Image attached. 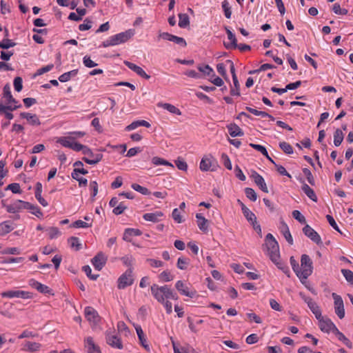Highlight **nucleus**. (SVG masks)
<instances>
[{
    "label": "nucleus",
    "instance_id": "31",
    "mask_svg": "<svg viewBox=\"0 0 353 353\" xmlns=\"http://www.w3.org/2000/svg\"><path fill=\"white\" fill-rule=\"evenodd\" d=\"M279 269L283 271V272L287 275L288 277L290 276V270L289 267L284 263L279 261V259H276L274 261H272Z\"/></svg>",
    "mask_w": 353,
    "mask_h": 353
},
{
    "label": "nucleus",
    "instance_id": "27",
    "mask_svg": "<svg viewBox=\"0 0 353 353\" xmlns=\"http://www.w3.org/2000/svg\"><path fill=\"white\" fill-rule=\"evenodd\" d=\"M3 97L6 99L8 103H17V101L13 98L11 92L10 87L8 83L6 84L3 87Z\"/></svg>",
    "mask_w": 353,
    "mask_h": 353
},
{
    "label": "nucleus",
    "instance_id": "51",
    "mask_svg": "<svg viewBox=\"0 0 353 353\" xmlns=\"http://www.w3.org/2000/svg\"><path fill=\"white\" fill-rule=\"evenodd\" d=\"M341 272L347 281L353 285V272L350 270L342 269Z\"/></svg>",
    "mask_w": 353,
    "mask_h": 353
},
{
    "label": "nucleus",
    "instance_id": "62",
    "mask_svg": "<svg viewBox=\"0 0 353 353\" xmlns=\"http://www.w3.org/2000/svg\"><path fill=\"white\" fill-rule=\"evenodd\" d=\"M337 337L338 339L342 341L348 348L352 349L353 347L352 343L343 333L339 334Z\"/></svg>",
    "mask_w": 353,
    "mask_h": 353
},
{
    "label": "nucleus",
    "instance_id": "53",
    "mask_svg": "<svg viewBox=\"0 0 353 353\" xmlns=\"http://www.w3.org/2000/svg\"><path fill=\"white\" fill-rule=\"evenodd\" d=\"M216 69H217V71L227 81H229V79L228 77V75H227V73H226V70H225V65L223 63H218L217 65H216Z\"/></svg>",
    "mask_w": 353,
    "mask_h": 353
},
{
    "label": "nucleus",
    "instance_id": "42",
    "mask_svg": "<svg viewBox=\"0 0 353 353\" xmlns=\"http://www.w3.org/2000/svg\"><path fill=\"white\" fill-rule=\"evenodd\" d=\"M212 166V161L210 159L203 158L200 163V169L202 171H208Z\"/></svg>",
    "mask_w": 353,
    "mask_h": 353
},
{
    "label": "nucleus",
    "instance_id": "41",
    "mask_svg": "<svg viewBox=\"0 0 353 353\" xmlns=\"http://www.w3.org/2000/svg\"><path fill=\"white\" fill-rule=\"evenodd\" d=\"M15 46L16 43L7 38H4L1 41H0V48L3 50H8L10 48L14 47Z\"/></svg>",
    "mask_w": 353,
    "mask_h": 353
},
{
    "label": "nucleus",
    "instance_id": "9",
    "mask_svg": "<svg viewBox=\"0 0 353 353\" xmlns=\"http://www.w3.org/2000/svg\"><path fill=\"white\" fill-rule=\"evenodd\" d=\"M84 314L87 320L94 324H97L101 320V317L99 316L97 311L92 307H86L84 310Z\"/></svg>",
    "mask_w": 353,
    "mask_h": 353
},
{
    "label": "nucleus",
    "instance_id": "57",
    "mask_svg": "<svg viewBox=\"0 0 353 353\" xmlns=\"http://www.w3.org/2000/svg\"><path fill=\"white\" fill-rule=\"evenodd\" d=\"M26 348L30 352H34L38 350L41 345L38 343L28 341L26 344Z\"/></svg>",
    "mask_w": 353,
    "mask_h": 353
},
{
    "label": "nucleus",
    "instance_id": "47",
    "mask_svg": "<svg viewBox=\"0 0 353 353\" xmlns=\"http://www.w3.org/2000/svg\"><path fill=\"white\" fill-rule=\"evenodd\" d=\"M132 188L135 190L143 195H149L150 194V190L145 187H143L137 183H132Z\"/></svg>",
    "mask_w": 353,
    "mask_h": 353
},
{
    "label": "nucleus",
    "instance_id": "20",
    "mask_svg": "<svg viewBox=\"0 0 353 353\" xmlns=\"http://www.w3.org/2000/svg\"><path fill=\"white\" fill-rule=\"evenodd\" d=\"M135 330L137 331V334L138 335V338L141 345L145 348V350L149 352L150 350V348L149 347V345L146 342V339L145 337L141 327L140 325H136Z\"/></svg>",
    "mask_w": 353,
    "mask_h": 353
},
{
    "label": "nucleus",
    "instance_id": "64",
    "mask_svg": "<svg viewBox=\"0 0 353 353\" xmlns=\"http://www.w3.org/2000/svg\"><path fill=\"white\" fill-rule=\"evenodd\" d=\"M121 260L123 261L125 265L129 267V268H132V266L133 264L134 259L132 256H124L121 259Z\"/></svg>",
    "mask_w": 353,
    "mask_h": 353
},
{
    "label": "nucleus",
    "instance_id": "16",
    "mask_svg": "<svg viewBox=\"0 0 353 353\" xmlns=\"http://www.w3.org/2000/svg\"><path fill=\"white\" fill-rule=\"evenodd\" d=\"M228 39L231 41L230 43L224 42L223 45L226 49H236L238 46L237 40L235 35L228 28L225 27Z\"/></svg>",
    "mask_w": 353,
    "mask_h": 353
},
{
    "label": "nucleus",
    "instance_id": "39",
    "mask_svg": "<svg viewBox=\"0 0 353 353\" xmlns=\"http://www.w3.org/2000/svg\"><path fill=\"white\" fill-rule=\"evenodd\" d=\"M190 264V259L184 257H179L177 261L176 266L180 270H186Z\"/></svg>",
    "mask_w": 353,
    "mask_h": 353
},
{
    "label": "nucleus",
    "instance_id": "22",
    "mask_svg": "<svg viewBox=\"0 0 353 353\" xmlns=\"http://www.w3.org/2000/svg\"><path fill=\"white\" fill-rule=\"evenodd\" d=\"M196 218L199 228L204 232H207L208 230V220L199 213L196 214Z\"/></svg>",
    "mask_w": 353,
    "mask_h": 353
},
{
    "label": "nucleus",
    "instance_id": "3",
    "mask_svg": "<svg viewBox=\"0 0 353 353\" xmlns=\"http://www.w3.org/2000/svg\"><path fill=\"white\" fill-rule=\"evenodd\" d=\"M170 289L167 285L159 287L153 284L151 286V293L158 302L164 303V300L168 299Z\"/></svg>",
    "mask_w": 353,
    "mask_h": 353
},
{
    "label": "nucleus",
    "instance_id": "52",
    "mask_svg": "<svg viewBox=\"0 0 353 353\" xmlns=\"http://www.w3.org/2000/svg\"><path fill=\"white\" fill-rule=\"evenodd\" d=\"M159 278L163 281L168 282L173 279V276L169 271L165 270L159 275Z\"/></svg>",
    "mask_w": 353,
    "mask_h": 353
},
{
    "label": "nucleus",
    "instance_id": "18",
    "mask_svg": "<svg viewBox=\"0 0 353 353\" xmlns=\"http://www.w3.org/2000/svg\"><path fill=\"white\" fill-rule=\"evenodd\" d=\"M20 117L26 119L31 125H40L41 121L35 114H31L29 112H21L20 113Z\"/></svg>",
    "mask_w": 353,
    "mask_h": 353
},
{
    "label": "nucleus",
    "instance_id": "24",
    "mask_svg": "<svg viewBox=\"0 0 353 353\" xmlns=\"http://www.w3.org/2000/svg\"><path fill=\"white\" fill-rule=\"evenodd\" d=\"M142 234L141 231L139 229L127 228L125 230L123 239L125 241L130 242L132 236H140Z\"/></svg>",
    "mask_w": 353,
    "mask_h": 353
},
{
    "label": "nucleus",
    "instance_id": "10",
    "mask_svg": "<svg viewBox=\"0 0 353 353\" xmlns=\"http://www.w3.org/2000/svg\"><path fill=\"white\" fill-rule=\"evenodd\" d=\"M1 296L3 297H19L22 299H30L32 297V294L29 292L22 291V290H17V291H6L1 293Z\"/></svg>",
    "mask_w": 353,
    "mask_h": 353
},
{
    "label": "nucleus",
    "instance_id": "45",
    "mask_svg": "<svg viewBox=\"0 0 353 353\" xmlns=\"http://www.w3.org/2000/svg\"><path fill=\"white\" fill-rule=\"evenodd\" d=\"M74 139V137H61L57 140V143H60L63 147L68 148L71 149L73 143L70 142V139Z\"/></svg>",
    "mask_w": 353,
    "mask_h": 353
},
{
    "label": "nucleus",
    "instance_id": "59",
    "mask_svg": "<svg viewBox=\"0 0 353 353\" xmlns=\"http://www.w3.org/2000/svg\"><path fill=\"white\" fill-rule=\"evenodd\" d=\"M250 146L260 152L265 157H268V151L264 146L254 143H250Z\"/></svg>",
    "mask_w": 353,
    "mask_h": 353
},
{
    "label": "nucleus",
    "instance_id": "36",
    "mask_svg": "<svg viewBox=\"0 0 353 353\" xmlns=\"http://www.w3.org/2000/svg\"><path fill=\"white\" fill-rule=\"evenodd\" d=\"M242 212L245 217V219L248 220V221L250 222L252 221H254V219L256 218L255 214L251 212L246 206L245 205H242Z\"/></svg>",
    "mask_w": 353,
    "mask_h": 353
},
{
    "label": "nucleus",
    "instance_id": "56",
    "mask_svg": "<svg viewBox=\"0 0 353 353\" xmlns=\"http://www.w3.org/2000/svg\"><path fill=\"white\" fill-rule=\"evenodd\" d=\"M125 209H127V206L123 202H121L113 209L112 212L114 214L119 215L123 213Z\"/></svg>",
    "mask_w": 353,
    "mask_h": 353
},
{
    "label": "nucleus",
    "instance_id": "12",
    "mask_svg": "<svg viewBox=\"0 0 353 353\" xmlns=\"http://www.w3.org/2000/svg\"><path fill=\"white\" fill-rule=\"evenodd\" d=\"M124 64L128 66L130 70L134 71L135 73H137L139 76L145 79H149L150 78V76L147 74L139 66L137 65L136 64L131 63L128 61H124Z\"/></svg>",
    "mask_w": 353,
    "mask_h": 353
},
{
    "label": "nucleus",
    "instance_id": "23",
    "mask_svg": "<svg viewBox=\"0 0 353 353\" xmlns=\"http://www.w3.org/2000/svg\"><path fill=\"white\" fill-rule=\"evenodd\" d=\"M85 347L88 348V353H101L99 347L95 345L92 337L85 339Z\"/></svg>",
    "mask_w": 353,
    "mask_h": 353
},
{
    "label": "nucleus",
    "instance_id": "28",
    "mask_svg": "<svg viewBox=\"0 0 353 353\" xmlns=\"http://www.w3.org/2000/svg\"><path fill=\"white\" fill-rule=\"evenodd\" d=\"M301 189L311 200L315 202L317 201L318 199L314 191L307 184L303 183Z\"/></svg>",
    "mask_w": 353,
    "mask_h": 353
},
{
    "label": "nucleus",
    "instance_id": "46",
    "mask_svg": "<svg viewBox=\"0 0 353 353\" xmlns=\"http://www.w3.org/2000/svg\"><path fill=\"white\" fill-rule=\"evenodd\" d=\"M279 147L287 154H292L293 153L292 145L285 141L280 142Z\"/></svg>",
    "mask_w": 353,
    "mask_h": 353
},
{
    "label": "nucleus",
    "instance_id": "6",
    "mask_svg": "<svg viewBox=\"0 0 353 353\" xmlns=\"http://www.w3.org/2000/svg\"><path fill=\"white\" fill-rule=\"evenodd\" d=\"M134 34V30L129 29L125 32H123L112 36V41L114 42V46L123 43L128 41Z\"/></svg>",
    "mask_w": 353,
    "mask_h": 353
},
{
    "label": "nucleus",
    "instance_id": "48",
    "mask_svg": "<svg viewBox=\"0 0 353 353\" xmlns=\"http://www.w3.org/2000/svg\"><path fill=\"white\" fill-rule=\"evenodd\" d=\"M245 194L246 196L252 201H255L257 199V194L256 192L251 188H246L245 189Z\"/></svg>",
    "mask_w": 353,
    "mask_h": 353
},
{
    "label": "nucleus",
    "instance_id": "33",
    "mask_svg": "<svg viewBox=\"0 0 353 353\" xmlns=\"http://www.w3.org/2000/svg\"><path fill=\"white\" fill-rule=\"evenodd\" d=\"M234 85H230V94L232 96H240V83L238 78L232 79Z\"/></svg>",
    "mask_w": 353,
    "mask_h": 353
},
{
    "label": "nucleus",
    "instance_id": "14",
    "mask_svg": "<svg viewBox=\"0 0 353 353\" xmlns=\"http://www.w3.org/2000/svg\"><path fill=\"white\" fill-rule=\"evenodd\" d=\"M252 177L254 179V183L263 192L266 193L268 192L267 185L265 182L263 177L261 175H260L256 171H253L252 174Z\"/></svg>",
    "mask_w": 353,
    "mask_h": 353
},
{
    "label": "nucleus",
    "instance_id": "19",
    "mask_svg": "<svg viewBox=\"0 0 353 353\" xmlns=\"http://www.w3.org/2000/svg\"><path fill=\"white\" fill-rule=\"evenodd\" d=\"M30 285L36 288L39 292L43 293V294H52V290L50 289L48 286L41 284V283L34 280L31 279L30 281Z\"/></svg>",
    "mask_w": 353,
    "mask_h": 353
},
{
    "label": "nucleus",
    "instance_id": "8",
    "mask_svg": "<svg viewBox=\"0 0 353 353\" xmlns=\"http://www.w3.org/2000/svg\"><path fill=\"white\" fill-rule=\"evenodd\" d=\"M303 232L306 236L310 238L313 242H314L317 245H322L323 243H322L320 235L313 228H312L309 225H306L303 228Z\"/></svg>",
    "mask_w": 353,
    "mask_h": 353
},
{
    "label": "nucleus",
    "instance_id": "11",
    "mask_svg": "<svg viewBox=\"0 0 353 353\" xmlns=\"http://www.w3.org/2000/svg\"><path fill=\"white\" fill-rule=\"evenodd\" d=\"M106 261L107 256H105L102 252L97 253V254L92 259V263L94 267L98 270H101L103 268L105 265Z\"/></svg>",
    "mask_w": 353,
    "mask_h": 353
},
{
    "label": "nucleus",
    "instance_id": "37",
    "mask_svg": "<svg viewBox=\"0 0 353 353\" xmlns=\"http://www.w3.org/2000/svg\"><path fill=\"white\" fill-rule=\"evenodd\" d=\"M179 26L180 28H185L190 24V19L187 14H179Z\"/></svg>",
    "mask_w": 353,
    "mask_h": 353
},
{
    "label": "nucleus",
    "instance_id": "4",
    "mask_svg": "<svg viewBox=\"0 0 353 353\" xmlns=\"http://www.w3.org/2000/svg\"><path fill=\"white\" fill-rule=\"evenodd\" d=\"M134 279L132 276V268H128L118 279V288L124 289L132 285Z\"/></svg>",
    "mask_w": 353,
    "mask_h": 353
},
{
    "label": "nucleus",
    "instance_id": "50",
    "mask_svg": "<svg viewBox=\"0 0 353 353\" xmlns=\"http://www.w3.org/2000/svg\"><path fill=\"white\" fill-rule=\"evenodd\" d=\"M303 172L306 176L308 183L312 185H314L315 181L311 171L308 168H305L303 169Z\"/></svg>",
    "mask_w": 353,
    "mask_h": 353
},
{
    "label": "nucleus",
    "instance_id": "30",
    "mask_svg": "<svg viewBox=\"0 0 353 353\" xmlns=\"http://www.w3.org/2000/svg\"><path fill=\"white\" fill-rule=\"evenodd\" d=\"M282 232L283 234L290 245H292L294 241L291 233L290 232L288 225L285 222H282Z\"/></svg>",
    "mask_w": 353,
    "mask_h": 353
},
{
    "label": "nucleus",
    "instance_id": "13",
    "mask_svg": "<svg viewBox=\"0 0 353 353\" xmlns=\"http://www.w3.org/2000/svg\"><path fill=\"white\" fill-rule=\"evenodd\" d=\"M102 159H103V154L101 153H99V152L94 153L92 151L88 157H83L82 160L88 164L96 165L99 161H101Z\"/></svg>",
    "mask_w": 353,
    "mask_h": 353
},
{
    "label": "nucleus",
    "instance_id": "32",
    "mask_svg": "<svg viewBox=\"0 0 353 353\" xmlns=\"http://www.w3.org/2000/svg\"><path fill=\"white\" fill-rule=\"evenodd\" d=\"M344 138V134L342 130L339 128H337L334 133V144L336 146H339Z\"/></svg>",
    "mask_w": 353,
    "mask_h": 353
},
{
    "label": "nucleus",
    "instance_id": "29",
    "mask_svg": "<svg viewBox=\"0 0 353 353\" xmlns=\"http://www.w3.org/2000/svg\"><path fill=\"white\" fill-rule=\"evenodd\" d=\"M26 209L31 210L32 214H34L38 218H41L43 215L41 209L37 206L34 205L28 202V203H25Z\"/></svg>",
    "mask_w": 353,
    "mask_h": 353
},
{
    "label": "nucleus",
    "instance_id": "21",
    "mask_svg": "<svg viewBox=\"0 0 353 353\" xmlns=\"http://www.w3.org/2000/svg\"><path fill=\"white\" fill-rule=\"evenodd\" d=\"M229 134L232 137H241L244 134L243 130L236 123H230L227 125Z\"/></svg>",
    "mask_w": 353,
    "mask_h": 353
},
{
    "label": "nucleus",
    "instance_id": "35",
    "mask_svg": "<svg viewBox=\"0 0 353 353\" xmlns=\"http://www.w3.org/2000/svg\"><path fill=\"white\" fill-rule=\"evenodd\" d=\"M307 306L317 319H319L320 317L321 318V311L316 302L313 301L312 303H309Z\"/></svg>",
    "mask_w": 353,
    "mask_h": 353
},
{
    "label": "nucleus",
    "instance_id": "17",
    "mask_svg": "<svg viewBox=\"0 0 353 353\" xmlns=\"http://www.w3.org/2000/svg\"><path fill=\"white\" fill-rule=\"evenodd\" d=\"M176 289L183 295L192 298L196 294L195 291H189L187 286L185 285L182 281H178L175 285Z\"/></svg>",
    "mask_w": 353,
    "mask_h": 353
},
{
    "label": "nucleus",
    "instance_id": "5",
    "mask_svg": "<svg viewBox=\"0 0 353 353\" xmlns=\"http://www.w3.org/2000/svg\"><path fill=\"white\" fill-rule=\"evenodd\" d=\"M114 330H108L105 333V339L107 343L114 348L122 349L123 344L120 338L116 334H112Z\"/></svg>",
    "mask_w": 353,
    "mask_h": 353
},
{
    "label": "nucleus",
    "instance_id": "15",
    "mask_svg": "<svg viewBox=\"0 0 353 353\" xmlns=\"http://www.w3.org/2000/svg\"><path fill=\"white\" fill-rule=\"evenodd\" d=\"M318 320L319 322V327L322 332L326 333L331 332L332 328L334 327V323L330 319H324V317L321 315V318L320 317V319Z\"/></svg>",
    "mask_w": 353,
    "mask_h": 353
},
{
    "label": "nucleus",
    "instance_id": "34",
    "mask_svg": "<svg viewBox=\"0 0 353 353\" xmlns=\"http://www.w3.org/2000/svg\"><path fill=\"white\" fill-rule=\"evenodd\" d=\"M12 227L9 221H4L0 223V236H4L12 230Z\"/></svg>",
    "mask_w": 353,
    "mask_h": 353
},
{
    "label": "nucleus",
    "instance_id": "49",
    "mask_svg": "<svg viewBox=\"0 0 353 353\" xmlns=\"http://www.w3.org/2000/svg\"><path fill=\"white\" fill-rule=\"evenodd\" d=\"M21 107V105H4L0 102V114H3V112L6 111H14Z\"/></svg>",
    "mask_w": 353,
    "mask_h": 353
},
{
    "label": "nucleus",
    "instance_id": "54",
    "mask_svg": "<svg viewBox=\"0 0 353 353\" xmlns=\"http://www.w3.org/2000/svg\"><path fill=\"white\" fill-rule=\"evenodd\" d=\"M293 218L297 220L301 223H305L306 219L303 215L301 214L300 211L295 210L292 213Z\"/></svg>",
    "mask_w": 353,
    "mask_h": 353
},
{
    "label": "nucleus",
    "instance_id": "38",
    "mask_svg": "<svg viewBox=\"0 0 353 353\" xmlns=\"http://www.w3.org/2000/svg\"><path fill=\"white\" fill-rule=\"evenodd\" d=\"M197 68L201 72L203 73L204 74H206L208 76L215 77L214 70L209 65H205L204 66L199 65Z\"/></svg>",
    "mask_w": 353,
    "mask_h": 353
},
{
    "label": "nucleus",
    "instance_id": "40",
    "mask_svg": "<svg viewBox=\"0 0 353 353\" xmlns=\"http://www.w3.org/2000/svg\"><path fill=\"white\" fill-rule=\"evenodd\" d=\"M152 162L155 165H168L172 168H174L173 165L168 161L165 159H163L162 158L154 157L152 159Z\"/></svg>",
    "mask_w": 353,
    "mask_h": 353
},
{
    "label": "nucleus",
    "instance_id": "60",
    "mask_svg": "<svg viewBox=\"0 0 353 353\" xmlns=\"http://www.w3.org/2000/svg\"><path fill=\"white\" fill-rule=\"evenodd\" d=\"M23 80L22 78L20 77H17L14 79V87L17 92L21 91L23 88V84H22Z\"/></svg>",
    "mask_w": 353,
    "mask_h": 353
},
{
    "label": "nucleus",
    "instance_id": "7",
    "mask_svg": "<svg viewBox=\"0 0 353 353\" xmlns=\"http://www.w3.org/2000/svg\"><path fill=\"white\" fill-rule=\"evenodd\" d=\"M332 296L334 301V310L335 313L339 319H343L345 316V310L343 301L340 295L333 292Z\"/></svg>",
    "mask_w": 353,
    "mask_h": 353
},
{
    "label": "nucleus",
    "instance_id": "1",
    "mask_svg": "<svg viewBox=\"0 0 353 353\" xmlns=\"http://www.w3.org/2000/svg\"><path fill=\"white\" fill-rule=\"evenodd\" d=\"M301 266L299 274H297V277L300 279L302 284H305L307 279L313 272V262L307 254H303L301 255Z\"/></svg>",
    "mask_w": 353,
    "mask_h": 353
},
{
    "label": "nucleus",
    "instance_id": "55",
    "mask_svg": "<svg viewBox=\"0 0 353 353\" xmlns=\"http://www.w3.org/2000/svg\"><path fill=\"white\" fill-rule=\"evenodd\" d=\"M92 226V223H88L87 222L83 221L81 220H77L74 222H73L71 225V227L72 228H90Z\"/></svg>",
    "mask_w": 353,
    "mask_h": 353
},
{
    "label": "nucleus",
    "instance_id": "61",
    "mask_svg": "<svg viewBox=\"0 0 353 353\" xmlns=\"http://www.w3.org/2000/svg\"><path fill=\"white\" fill-rule=\"evenodd\" d=\"M290 262L292 265L293 271L295 272L296 275L297 276V274H299V270H300V267H299L298 262L295 260V259L293 256H292L290 258Z\"/></svg>",
    "mask_w": 353,
    "mask_h": 353
},
{
    "label": "nucleus",
    "instance_id": "26",
    "mask_svg": "<svg viewBox=\"0 0 353 353\" xmlns=\"http://www.w3.org/2000/svg\"><path fill=\"white\" fill-rule=\"evenodd\" d=\"M159 107H161L164 108L165 110H168L170 113L175 114L176 115H181V111L175 107L174 105H172L170 103H159L157 105Z\"/></svg>",
    "mask_w": 353,
    "mask_h": 353
},
{
    "label": "nucleus",
    "instance_id": "58",
    "mask_svg": "<svg viewBox=\"0 0 353 353\" xmlns=\"http://www.w3.org/2000/svg\"><path fill=\"white\" fill-rule=\"evenodd\" d=\"M83 270L84 271L87 276L92 280H96L99 277V274H92V270L89 265L83 266Z\"/></svg>",
    "mask_w": 353,
    "mask_h": 353
},
{
    "label": "nucleus",
    "instance_id": "63",
    "mask_svg": "<svg viewBox=\"0 0 353 353\" xmlns=\"http://www.w3.org/2000/svg\"><path fill=\"white\" fill-rule=\"evenodd\" d=\"M49 238L53 239L60 235V231L57 227H51L48 229Z\"/></svg>",
    "mask_w": 353,
    "mask_h": 353
},
{
    "label": "nucleus",
    "instance_id": "25",
    "mask_svg": "<svg viewBox=\"0 0 353 353\" xmlns=\"http://www.w3.org/2000/svg\"><path fill=\"white\" fill-rule=\"evenodd\" d=\"M163 216V212L160 211L155 212L154 213H146L144 214L143 218L145 221H152L154 223L159 221V218Z\"/></svg>",
    "mask_w": 353,
    "mask_h": 353
},
{
    "label": "nucleus",
    "instance_id": "44",
    "mask_svg": "<svg viewBox=\"0 0 353 353\" xmlns=\"http://www.w3.org/2000/svg\"><path fill=\"white\" fill-rule=\"evenodd\" d=\"M222 8L223 10L225 17L227 19H230L232 15V10L228 0H224L222 2Z\"/></svg>",
    "mask_w": 353,
    "mask_h": 353
},
{
    "label": "nucleus",
    "instance_id": "2",
    "mask_svg": "<svg viewBox=\"0 0 353 353\" xmlns=\"http://www.w3.org/2000/svg\"><path fill=\"white\" fill-rule=\"evenodd\" d=\"M264 245L272 261H274L276 259H280L279 244L272 234L268 233L266 235Z\"/></svg>",
    "mask_w": 353,
    "mask_h": 353
},
{
    "label": "nucleus",
    "instance_id": "43",
    "mask_svg": "<svg viewBox=\"0 0 353 353\" xmlns=\"http://www.w3.org/2000/svg\"><path fill=\"white\" fill-rule=\"evenodd\" d=\"M68 241L70 244V247L74 248L76 250H79L81 248V244L79 243V240L77 237L71 236Z\"/></svg>",
    "mask_w": 353,
    "mask_h": 353
}]
</instances>
